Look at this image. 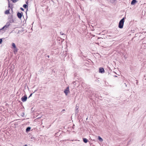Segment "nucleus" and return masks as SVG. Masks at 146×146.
<instances>
[{
	"label": "nucleus",
	"mask_w": 146,
	"mask_h": 146,
	"mask_svg": "<svg viewBox=\"0 0 146 146\" xmlns=\"http://www.w3.org/2000/svg\"><path fill=\"white\" fill-rule=\"evenodd\" d=\"M64 92L66 95H67L68 93L70 92L69 87L68 86L64 91Z\"/></svg>",
	"instance_id": "nucleus-3"
},
{
	"label": "nucleus",
	"mask_w": 146,
	"mask_h": 146,
	"mask_svg": "<svg viewBox=\"0 0 146 146\" xmlns=\"http://www.w3.org/2000/svg\"><path fill=\"white\" fill-rule=\"evenodd\" d=\"M20 9L22 11H24V9L22 7L20 8Z\"/></svg>",
	"instance_id": "nucleus-22"
},
{
	"label": "nucleus",
	"mask_w": 146,
	"mask_h": 146,
	"mask_svg": "<svg viewBox=\"0 0 146 146\" xmlns=\"http://www.w3.org/2000/svg\"><path fill=\"white\" fill-rule=\"evenodd\" d=\"M18 51V49L17 48H16H16H14V50L13 51V52L14 53H15L16 52H17Z\"/></svg>",
	"instance_id": "nucleus-14"
},
{
	"label": "nucleus",
	"mask_w": 146,
	"mask_h": 146,
	"mask_svg": "<svg viewBox=\"0 0 146 146\" xmlns=\"http://www.w3.org/2000/svg\"><path fill=\"white\" fill-rule=\"evenodd\" d=\"M103 39V38H100V37H98V39Z\"/></svg>",
	"instance_id": "nucleus-26"
},
{
	"label": "nucleus",
	"mask_w": 146,
	"mask_h": 146,
	"mask_svg": "<svg viewBox=\"0 0 146 146\" xmlns=\"http://www.w3.org/2000/svg\"><path fill=\"white\" fill-rule=\"evenodd\" d=\"M17 16L18 18L20 19H21L22 16H23V13L22 12L21 13L18 12L17 14Z\"/></svg>",
	"instance_id": "nucleus-5"
},
{
	"label": "nucleus",
	"mask_w": 146,
	"mask_h": 146,
	"mask_svg": "<svg viewBox=\"0 0 146 146\" xmlns=\"http://www.w3.org/2000/svg\"><path fill=\"white\" fill-rule=\"evenodd\" d=\"M33 94V93H31V94H30V95L29 96V98L30 97H31V96H32V95Z\"/></svg>",
	"instance_id": "nucleus-24"
},
{
	"label": "nucleus",
	"mask_w": 146,
	"mask_h": 146,
	"mask_svg": "<svg viewBox=\"0 0 146 146\" xmlns=\"http://www.w3.org/2000/svg\"><path fill=\"white\" fill-rule=\"evenodd\" d=\"M5 14H8L10 13V9L6 10L5 13Z\"/></svg>",
	"instance_id": "nucleus-10"
},
{
	"label": "nucleus",
	"mask_w": 146,
	"mask_h": 146,
	"mask_svg": "<svg viewBox=\"0 0 146 146\" xmlns=\"http://www.w3.org/2000/svg\"><path fill=\"white\" fill-rule=\"evenodd\" d=\"M78 112V110H75V113L76 114H77Z\"/></svg>",
	"instance_id": "nucleus-17"
},
{
	"label": "nucleus",
	"mask_w": 146,
	"mask_h": 146,
	"mask_svg": "<svg viewBox=\"0 0 146 146\" xmlns=\"http://www.w3.org/2000/svg\"><path fill=\"white\" fill-rule=\"evenodd\" d=\"M3 31H2V30H0V34H3V33L4 32H2Z\"/></svg>",
	"instance_id": "nucleus-20"
},
{
	"label": "nucleus",
	"mask_w": 146,
	"mask_h": 146,
	"mask_svg": "<svg viewBox=\"0 0 146 146\" xmlns=\"http://www.w3.org/2000/svg\"><path fill=\"white\" fill-rule=\"evenodd\" d=\"M27 99V96L26 95H24V96H23L21 98V100L22 101V102H26Z\"/></svg>",
	"instance_id": "nucleus-2"
},
{
	"label": "nucleus",
	"mask_w": 146,
	"mask_h": 146,
	"mask_svg": "<svg viewBox=\"0 0 146 146\" xmlns=\"http://www.w3.org/2000/svg\"><path fill=\"white\" fill-rule=\"evenodd\" d=\"M9 20L8 22V23H9V24L10 25V24L14 22V20L13 19V17L12 15L11 16V17L9 18Z\"/></svg>",
	"instance_id": "nucleus-4"
},
{
	"label": "nucleus",
	"mask_w": 146,
	"mask_h": 146,
	"mask_svg": "<svg viewBox=\"0 0 146 146\" xmlns=\"http://www.w3.org/2000/svg\"><path fill=\"white\" fill-rule=\"evenodd\" d=\"M99 72L101 73H103L105 72V70L103 68L100 67L99 69Z\"/></svg>",
	"instance_id": "nucleus-6"
},
{
	"label": "nucleus",
	"mask_w": 146,
	"mask_h": 146,
	"mask_svg": "<svg viewBox=\"0 0 146 146\" xmlns=\"http://www.w3.org/2000/svg\"><path fill=\"white\" fill-rule=\"evenodd\" d=\"M74 126V124L73 126Z\"/></svg>",
	"instance_id": "nucleus-32"
},
{
	"label": "nucleus",
	"mask_w": 146,
	"mask_h": 146,
	"mask_svg": "<svg viewBox=\"0 0 146 146\" xmlns=\"http://www.w3.org/2000/svg\"><path fill=\"white\" fill-rule=\"evenodd\" d=\"M28 7V5L27 4H24L23 5V7L24 8H25V9L27 8V11L26 12V15L27 14V11L28 10V9H27Z\"/></svg>",
	"instance_id": "nucleus-8"
},
{
	"label": "nucleus",
	"mask_w": 146,
	"mask_h": 146,
	"mask_svg": "<svg viewBox=\"0 0 146 146\" xmlns=\"http://www.w3.org/2000/svg\"><path fill=\"white\" fill-rule=\"evenodd\" d=\"M2 42V38L0 39V44H1Z\"/></svg>",
	"instance_id": "nucleus-19"
},
{
	"label": "nucleus",
	"mask_w": 146,
	"mask_h": 146,
	"mask_svg": "<svg viewBox=\"0 0 146 146\" xmlns=\"http://www.w3.org/2000/svg\"><path fill=\"white\" fill-rule=\"evenodd\" d=\"M78 106H76V107L75 110H78Z\"/></svg>",
	"instance_id": "nucleus-23"
},
{
	"label": "nucleus",
	"mask_w": 146,
	"mask_h": 146,
	"mask_svg": "<svg viewBox=\"0 0 146 146\" xmlns=\"http://www.w3.org/2000/svg\"><path fill=\"white\" fill-rule=\"evenodd\" d=\"M25 146H27V145H25Z\"/></svg>",
	"instance_id": "nucleus-31"
},
{
	"label": "nucleus",
	"mask_w": 146,
	"mask_h": 146,
	"mask_svg": "<svg viewBox=\"0 0 146 146\" xmlns=\"http://www.w3.org/2000/svg\"><path fill=\"white\" fill-rule=\"evenodd\" d=\"M7 22L6 23V25H5V27L6 28H7L8 27H9L10 25V24L9 23H8Z\"/></svg>",
	"instance_id": "nucleus-13"
},
{
	"label": "nucleus",
	"mask_w": 146,
	"mask_h": 146,
	"mask_svg": "<svg viewBox=\"0 0 146 146\" xmlns=\"http://www.w3.org/2000/svg\"><path fill=\"white\" fill-rule=\"evenodd\" d=\"M137 2V1L136 0H132L131 1V4L132 5H133Z\"/></svg>",
	"instance_id": "nucleus-7"
},
{
	"label": "nucleus",
	"mask_w": 146,
	"mask_h": 146,
	"mask_svg": "<svg viewBox=\"0 0 146 146\" xmlns=\"http://www.w3.org/2000/svg\"><path fill=\"white\" fill-rule=\"evenodd\" d=\"M62 32H60V34H61L62 35H64L65 34L64 33H62Z\"/></svg>",
	"instance_id": "nucleus-25"
},
{
	"label": "nucleus",
	"mask_w": 146,
	"mask_h": 146,
	"mask_svg": "<svg viewBox=\"0 0 146 146\" xmlns=\"http://www.w3.org/2000/svg\"><path fill=\"white\" fill-rule=\"evenodd\" d=\"M11 4L10 3L9 1L8 2V7H9L10 8H11Z\"/></svg>",
	"instance_id": "nucleus-18"
},
{
	"label": "nucleus",
	"mask_w": 146,
	"mask_h": 146,
	"mask_svg": "<svg viewBox=\"0 0 146 146\" xmlns=\"http://www.w3.org/2000/svg\"><path fill=\"white\" fill-rule=\"evenodd\" d=\"M24 115H25L24 113V112L22 113V114H21V116H22L23 117H24Z\"/></svg>",
	"instance_id": "nucleus-21"
},
{
	"label": "nucleus",
	"mask_w": 146,
	"mask_h": 146,
	"mask_svg": "<svg viewBox=\"0 0 146 146\" xmlns=\"http://www.w3.org/2000/svg\"><path fill=\"white\" fill-rule=\"evenodd\" d=\"M36 91H37V90H35L34 92H33V93H34Z\"/></svg>",
	"instance_id": "nucleus-30"
},
{
	"label": "nucleus",
	"mask_w": 146,
	"mask_h": 146,
	"mask_svg": "<svg viewBox=\"0 0 146 146\" xmlns=\"http://www.w3.org/2000/svg\"><path fill=\"white\" fill-rule=\"evenodd\" d=\"M65 111V110H64V109H63V110H62V111Z\"/></svg>",
	"instance_id": "nucleus-28"
},
{
	"label": "nucleus",
	"mask_w": 146,
	"mask_h": 146,
	"mask_svg": "<svg viewBox=\"0 0 146 146\" xmlns=\"http://www.w3.org/2000/svg\"><path fill=\"white\" fill-rule=\"evenodd\" d=\"M98 139L100 142H102L103 141V139L100 136L98 137Z\"/></svg>",
	"instance_id": "nucleus-12"
},
{
	"label": "nucleus",
	"mask_w": 146,
	"mask_h": 146,
	"mask_svg": "<svg viewBox=\"0 0 146 146\" xmlns=\"http://www.w3.org/2000/svg\"><path fill=\"white\" fill-rule=\"evenodd\" d=\"M31 129V127H27L26 129V131L27 132L29 131H30Z\"/></svg>",
	"instance_id": "nucleus-9"
},
{
	"label": "nucleus",
	"mask_w": 146,
	"mask_h": 146,
	"mask_svg": "<svg viewBox=\"0 0 146 146\" xmlns=\"http://www.w3.org/2000/svg\"><path fill=\"white\" fill-rule=\"evenodd\" d=\"M26 4L27 5H28V1H27L26 2Z\"/></svg>",
	"instance_id": "nucleus-27"
},
{
	"label": "nucleus",
	"mask_w": 146,
	"mask_h": 146,
	"mask_svg": "<svg viewBox=\"0 0 146 146\" xmlns=\"http://www.w3.org/2000/svg\"><path fill=\"white\" fill-rule=\"evenodd\" d=\"M83 141L85 143H87L88 142V140L86 138H84L83 139Z\"/></svg>",
	"instance_id": "nucleus-11"
},
{
	"label": "nucleus",
	"mask_w": 146,
	"mask_h": 146,
	"mask_svg": "<svg viewBox=\"0 0 146 146\" xmlns=\"http://www.w3.org/2000/svg\"><path fill=\"white\" fill-rule=\"evenodd\" d=\"M125 17H124L121 19L119 21V23L118 27L120 29H122L123 27L124 23Z\"/></svg>",
	"instance_id": "nucleus-1"
},
{
	"label": "nucleus",
	"mask_w": 146,
	"mask_h": 146,
	"mask_svg": "<svg viewBox=\"0 0 146 146\" xmlns=\"http://www.w3.org/2000/svg\"><path fill=\"white\" fill-rule=\"evenodd\" d=\"M7 0L8 1V2H9V0Z\"/></svg>",
	"instance_id": "nucleus-33"
},
{
	"label": "nucleus",
	"mask_w": 146,
	"mask_h": 146,
	"mask_svg": "<svg viewBox=\"0 0 146 146\" xmlns=\"http://www.w3.org/2000/svg\"><path fill=\"white\" fill-rule=\"evenodd\" d=\"M13 3H15L18 1L19 0H11Z\"/></svg>",
	"instance_id": "nucleus-16"
},
{
	"label": "nucleus",
	"mask_w": 146,
	"mask_h": 146,
	"mask_svg": "<svg viewBox=\"0 0 146 146\" xmlns=\"http://www.w3.org/2000/svg\"><path fill=\"white\" fill-rule=\"evenodd\" d=\"M47 56V57H48V58H49V55H48V56Z\"/></svg>",
	"instance_id": "nucleus-29"
},
{
	"label": "nucleus",
	"mask_w": 146,
	"mask_h": 146,
	"mask_svg": "<svg viewBox=\"0 0 146 146\" xmlns=\"http://www.w3.org/2000/svg\"><path fill=\"white\" fill-rule=\"evenodd\" d=\"M12 45L13 48H16V46L15 44L14 43H12Z\"/></svg>",
	"instance_id": "nucleus-15"
}]
</instances>
